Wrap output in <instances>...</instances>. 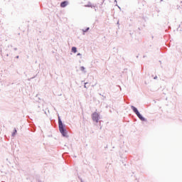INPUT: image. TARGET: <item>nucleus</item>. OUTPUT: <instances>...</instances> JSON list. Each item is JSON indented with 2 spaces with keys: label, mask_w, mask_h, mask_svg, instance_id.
<instances>
[{
  "label": "nucleus",
  "mask_w": 182,
  "mask_h": 182,
  "mask_svg": "<svg viewBox=\"0 0 182 182\" xmlns=\"http://www.w3.org/2000/svg\"><path fill=\"white\" fill-rule=\"evenodd\" d=\"M66 125L63 124L62 122V119H60V117H58V129L60 133L62 134L63 137H68V132L66 131Z\"/></svg>",
  "instance_id": "obj_1"
},
{
  "label": "nucleus",
  "mask_w": 182,
  "mask_h": 182,
  "mask_svg": "<svg viewBox=\"0 0 182 182\" xmlns=\"http://www.w3.org/2000/svg\"><path fill=\"white\" fill-rule=\"evenodd\" d=\"M131 109H132L134 113L136 114V116L141 120V122H146V118L141 116L137 108H136L134 106H131Z\"/></svg>",
  "instance_id": "obj_2"
},
{
  "label": "nucleus",
  "mask_w": 182,
  "mask_h": 182,
  "mask_svg": "<svg viewBox=\"0 0 182 182\" xmlns=\"http://www.w3.org/2000/svg\"><path fill=\"white\" fill-rule=\"evenodd\" d=\"M91 117L95 123H99V120H100V114L97 112H94L92 114Z\"/></svg>",
  "instance_id": "obj_3"
},
{
  "label": "nucleus",
  "mask_w": 182,
  "mask_h": 182,
  "mask_svg": "<svg viewBox=\"0 0 182 182\" xmlns=\"http://www.w3.org/2000/svg\"><path fill=\"white\" fill-rule=\"evenodd\" d=\"M68 4H69V2H68V1H63L60 4V6H61V8H65V6H68Z\"/></svg>",
  "instance_id": "obj_4"
},
{
  "label": "nucleus",
  "mask_w": 182,
  "mask_h": 182,
  "mask_svg": "<svg viewBox=\"0 0 182 182\" xmlns=\"http://www.w3.org/2000/svg\"><path fill=\"white\" fill-rule=\"evenodd\" d=\"M85 8H95V6L91 2H88V4L85 5Z\"/></svg>",
  "instance_id": "obj_5"
},
{
  "label": "nucleus",
  "mask_w": 182,
  "mask_h": 182,
  "mask_svg": "<svg viewBox=\"0 0 182 182\" xmlns=\"http://www.w3.org/2000/svg\"><path fill=\"white\" fill-rule=\"evenodd\" d=\"M71 50L73 53H76V52H77V48H76V47H73Z\"/></svg>",
  "instance_id": "obj_6"
},
{
  "label": "nucleus",
  "mask_w": 182,
  "mask_h": 182,
  "mask_svg": "<svg viewBox=\"0 0 182 182\" xmlns=\"http://www.w3.org/2000/svg\"><path fill=\"white\" fill-rule=\"evenodd\" d=\"M80 69L81 72L86 73V70H85L86 68L84 66H81Z\"/></svg>",
  "instance_id": "obj_7"
},
{
  "label": "nucleus",
  "mask_w": 182,
  "mask_h": 182,
  "mask_svg": "<svg viewBox=\"0 0 182 182\" xmlns=\"http://www.w3.org/2000/svg\"><path fill=\"white\" fill-rule=\"evenodd\" d=\"M89 29H90V28H89V27H87L85 30V29H82V32H83L82 35H85V32H87V31H89Z\"/></svg>",
  "instance_id": "obj_8"
},
{
  "label": "nucleus",
  "mask_w": 182,
  "mask_h": 182,
  "mask_svg": "<svg viewBox=\"0 0 182 182\" xmlns=\"http://www.w3.org/2000/svg\"><path fill=\"white\" fill-rule=\"evenodd\" d=\"M16 129H14V132H13L12 136H15V134H16Z\"/></svg>",
  "instance_id": "obj_9"
},
{
  "label": "nucleus",
  "mask_w": 182,
  "mask_h": 182,
  "mask_svg": "<svg viewBox=\"0 0 182 182\" xmlns=\"http://www.w3.org/2000/svg\"><path fill=\"white\" fill-rule=\"evenodd\" d=\"M77 56H81L80 58L82 59V54H81L80 53H78L77 54Z\"/></svg>",
  "instance_id": "obj_10"
},
{
  "label": "nucleus",
  "mask_w": 182,
  "mask_h": 182,
  "mask_svg": "<svg viewBox=\"0 0 182 182\" xmlns=\"http://www.w3.org/2000/svg\"><path fill=\"white\" fill-rule=\"evenodd\" d=\"M87 82H85V85H84V87H85V89H87Z\"/></svg>",
  "instance_id": "obj_11"
},
{
  "label": "nucleus",
  "mask_w": 182,
  "mask_h": 182,
  "mask_svg": "<svg viewBox=\"0 0 182 182\" xmlns=\"http://www.w3.org/2000/svg\"><path fill=\"white\" fill-rule=\"evenodd\" d=\"M114 3H115V4H117V0H114Z\"/></svg>",
  "instance_id": "obj_12"
},
{
  "label": "nucleus",
  "mask_w": 182,
  "mask_h": 182,
  "mask_svg": "<svg viewBox=\"0 0 182 182\" xmlns=\"http://www.w3.org/2000/svg\"><path fill=\"white\" fill-rule=\"evenodd\" d=\"M157 78V76L154 77V79H156Z\"/></svg>",
  "instance_id": "obj_13"
},
{
  "label": "nucleus",
  "mask_w": 182,
  "mask_h": 182,
  "mask_svg": "<svg viewBox=\"0 0 182 182\" xmlns=\"http://www.w3.org/2000/svg\"><path fill=\"white\" fill-rule=\"evenodd\" d=\"M19 58V56H17L16 58L18 59Z\"/></svg>",
  "instance_id": "obj_14"
},
{
  "label": "nucleus",
  "mask_w": 182,
  "mask_h": 182,
  "mask_svg": "<svg viewBox=\"0 0 182 182\" xmlns=\"http://www.w3.org/2000/svg\"><path fill=\"white\" fill-rule=\"evenodd\" d=\"M117 24L119 25V22L117 23Z\"/></svg>",
  "instance_id": "obj_15"
}]
</instances>
